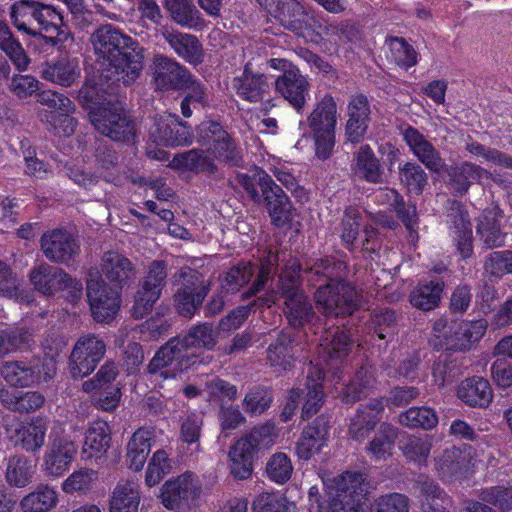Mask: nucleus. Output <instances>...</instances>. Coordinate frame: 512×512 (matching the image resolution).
Here are the masks:
<instances>
[{
	"mask_svg": "<svg viewBox=\"0 0 512 512\" xmlns=\"http://www.w3.org/2000/svg\"><path fill=\"white\" fill-rule=\"evenodd\" d=\"M171 281L177 287L174 294L176 310L182 316H193L209 292L204 276L195 269L182 267L172 276Z\"/></svg>",
	"mask_w": 512,
	"mask_h": 512,
	"instance_id": "nucleus-9",
	"label": "nucleus"
},
{
	"mask_svg": "<svg viewBox=\"0 0 512 512\" xmlns=\"http://www.w3.org/2000/svg\"><path fill=\"white\" fill-rule=\"evenodd\" d=\"M399 422L409 428L429 430L437 425L438 417L431 408L411 407L399 415Z\"/></svg>",
	"mask_w": 512,
	"mask_h": 512,
	"instance_id": "nucleus-60",
	"label": "nucleus"
},
{
	"mask_svg": "<svg viewBox=\"0 0 512 512\" xmlns=\"http://www.w3.org/2000/svg\"><path fill=\"white\" fill-rule=\"evenodd\" d=\"M34 474L35 465L26 456L14 455L8 459L5 479L10 486L26 487L32 482Z\"/></svg>",
	"mask_w": 512,
	"mask_h": 512,
	"instance_id": "nucleus-51",
	"label": "nucleus"
},
{
	"mask_svg": "<svg viewBox=\"0 0 512 512\" xmlns=\"http://www.w3.org/2000/svg\"><path fill=\"white\" fill-rule=\"evenodd\" d=\"M434 470L442 481L461 478L469 468V459L457 447H450L437 454L434 459Z\"/></svg>",
	"mask_w": 512,
	"mask_h": 512,
	"instance_id": "nucleus-24",
	"label": "nucleus"
},
{
	"mask_svg": "<svg viewBox=\"0 0 512 512\" xmlns=\"http://www.w3.org/2000/svg\"><path fill=\"white\" fill-rule=\"evenodd\" d=\"M0 49L3 50L19 71L27 70L30 59L22 45L13 37L8 26L0 21Z\"/></svg>",
	"mask_w": 512,
	"mask_h": 512,
	"instance_id": "nucleus-55",
	"label": "nucleus"
},
{
	"mask_svg": "<svg viewBox=\"0 0 512 512\" xmlns=\"http://www.w3.org/2000/svg\"><path fill=\"white\" fill-rule=\"evenodd\" d=\"M106 352L102 339L94 334L81 336L75 343L69 357V370L73 378L91 374Z\"/></svg>",
	"mask_w": 512,
	"mask_h": 512,
	"instance_id": "nucleus-11",
	"label": "nucleus"
},
{
	"mask_svg": "<svg viewBox=\"0 0 512 512\" xmlns=\"http://www.w3.org/2000/svg\"><path fill=\"white\" fill-rule=\"evenodd\" d=\"M457 396L471 407H487L493 397L492 389L487 380L473 377L464 380L457 389Z\"/></svg>",
	"mask_w": 512,
	"mask_h": 512,
	"instance_id": "nucleus-37",
	"label": "nucleus"
},
{
	"mask_svg": "<svg viewBox=\"0 0 512 512\" xmlns=\"http://www.w3.org/2000/svg\"><path fill=\"white\" fill-rule=\"evenodd\" d=\"M399 179L410 192L420 194L427 184V175L420 165L407 162L399 167Z\"/></svg>",
	"mask_w": 512,
	"mask_h": 512,
	"instance_id": "nucleus-62",
	"label": "nucleus"
},
{
	"mask_svg": "<svg viewBox=\"0 0 512 512\" xmlns=\"http://www.w3.org/2000/svg\"><path fill=\"white\" fill-rule=\"evenodd\" d=\"M40 2L35 0H18L11 6L10 17L13 25L28 35L36 36L37 17Z\"/></svg>",
	"mask_w": 512,
	"mask_h": 512,
	"instance_id": "nucleus-42",
	"label": "nucleus"
},
{
	"mask_svg": "<svg viewBox=\"0 0 512 512\" xmlns=\"http://www.w3.org/2000/svg\"><path fill=\"white\" fill-rule=\"evenodd\" d=\"M66 272L47 263L35 266L29 274L30 282L34 288L43 295L54 296L60 293L61 284Z\"/></svg>",
	"mask_w": 512,
	"mask_h": 512,
	"instance_id": "nucleus-29",
	"label": "nucleus"
},
{
	"mask_svg": "<svg viewBox=\"0 0 512 512\" xmlns=\"http://www.w3.org/2000/svg\"><path fill=\"white\" fill-rule=\"evenodd\" d=\"M110 441V428L107 422L102 420L92 422L85 434L83 457L86 459L102 457L110 447Z\"/></svg>",
	"mask_w": 512,
	"mask_h": 512,
	"instance_id": "nucleus-33",
	"label": "nucleus"
},
{
	"mask_svg": "<svg viewBox=\"0 0 512 512\" xmlns=\"http://www.w3.org/2000/svg\"><path fill=\"white\" fill-rule=\"evenodd\" d=\"M347 266L343 261L326 257L310 267V281L320 283L314 294L318 310L326 316L351 315L358 305V294L350 283L343 281Z\"/></svg>",
	"mask_w": 512,
	"mask_h": 512,
	"instance_id": "nucleus-1",
	"label": "nucleus"
},
{
	"mask_svg": "<svg viewBox=\"0 0 512 512\" xmlns=\"http://www.w3.org/2000/svg\"><path fill=\"white\" fill-rule=\"evenodd\" d=\"M328 505L320 503L319 489L312 486L308 495L311 505L316 504L319 512H360L364 498V483L360 473L347 472L334 481L328 488Z\"/></svg>",
	"mask_w": 512,
	"mask_h": 512,
	"instance_id": "nucleus-6",
	"label": "nucleus"
},
{
	"mask_svg": "<svg viewBox=\"0 0 512 512\" xmlns=\"http://www.w3.org/2000/svg\"><path fill=\"white\" fill-rule=\"evenodd\" d=\"M101 270L106 278L115 283L120 289L135 276V268L132 262L116 251L104 253Z\"/></svg>",
	"mask_w": 512,
	"mask_h": 512,
	"instance_id": "nucleus-28",
	"label": "nucleus"
},
{
	"mask_svg": "<svg viewBox=\"0 0 512 512\" xmlns=\"http://www.w3.org/2000/svg\"><path fill=\"white\" fill-rule=\"evenodd\" d=\"M328 428V422L324 418H317L303 430L296 445V454L299 459L306 461L320 452L326 444Z\"/></svg>",
	"mask_w": 512,
	"mask_h": 512,
	"instance_id": "nucleus-26",
	"label": "nucleus"
},
{
	"mask_svg": "<svg viewBox=\"0 0 512 512\" xmlns=\"http://www.w3.org/2000/svg\"><path fill=\"white\" fill-rule=\"evenodd\" d=\"M433 446V437L430 435L408 436L400 443L404 456L415 463L425 464Z\"/></svg>",
	"mask_w": 512,
	"mask_h": 512,
	"instance_id": "nucleus-56",
	"label": "nucleus"
},
{
	"mask_svg": "<svg viewBox=\"0 0 512 512\" xmlns=\"http://www.w3.org/2000/svg\"><path fill=\"white\" fill-rule=\"evenodd\" d=\"M353 173L368 183H382L384 169L369 145H362L356 152Z\"/></svg>",
	"mask_w": 512,
	"mask_h": 512,
	"instance_id": "nucleus-32",
	"label": "nucleus"
},
{
	"mask_svg": "<svg viewBox=\"0 0 512 512\" xmlns=\"http://www.w3.org/2000/svg\"><path fill=\"white\" fill-rule=\"evenodd\" d=\"M298 268L299 266L292 264L280 274L279 292L272 291L265 297L258 298L261 305L268 307L275 304L279 296L283 298L285 316L294 328L303 327L314 316L313 307L301 288Z\"/></svg>",
	"mask_w": 512,
	"mask_h": 512,
	"instance_id": "nucleus-5",
	"label": "nucleus"
},
{
	"mask_svg": "<svg viewBox=\"0 0 512 512\" xmlns=\"http://www.w3.org/2000/svg\"><path fill=\"white\" fill-rule=\"evenodd\" d=\"M201 492V484L197 476L184 473L173 480L167 481L161 488V502L168 509L189 507Z\"/></svg>",
	"mask_w": 512,
	"mask_h": 512,
	"instance_id": "nucleus-16",
	"label": "nucleus"
},
{
	"mask_svg": "<svg viewBox=\"0 0 512 512\" xmlns=\"http://www.w3.org/2000/svg\"><path fill=\"white\" fill-rule=\"evenodd\" d=\"M397 438V429L387 423L380 425L378 434L368 446V451L376 460H385L391 456L394 441Z\"/></svg>",
	"mask_w": 512,
	"mask_h": 512,
	"instance_id": "nucleus-59",
	"label": "nucleus"
},
{
	"mask_svg": "<svg viewBox=\"0 0 512 512\" xmlns=\"http://www.w3.org/2000/svg\"><path fill=\"white\" fill-rule=\"evenodd\" d=\"M57 503V492L48 485H39L21 499L19 507L21 512H50Z\"/></svg>",
	"mask_w": 512,
	"mask_h": 512,
	"instance_id": "nucleus-47",
	"label": "nucleus"
},
{
	"mask_svg": "<svg viewBox=\"0 0 512 512\" xmlns=\"http://www.w3.org/2000/svg\"><path fill=\"white\" fill-rule=\"evenodd\" d=\"M40 247L49 261L65 265H68L80 250L74 237L64 229L45 232L40 239Z\"/></svg>",
	"mask_w": 512,
	"mask_h": 512,
	"instance_id": "nucleus-19",
	"label": "nucleus"
},
{
	"mask_svg": "<svg viewBox=\"0 0 512 512\" xmlns=\"http://www.w3.org/2000/svg\"><path fill=\"white\" fill-rule=\"evenodd\" d=\"M423 496V512H451L452 498L434 481L425 479L418 481Z\"/></svg>",
	"mask_w": 512,
	"mask_h": 512,
	"instance_id": "nucleus-44",
	"label": "nucleus"
},
{
	"mask_svg": "<svg viewBox=\"0 0 512 512\" xmlns=\"http://www.w3.org/2000/svg\"><path fill=\"white\" fill-rule=\"evenodd\" d=\"M165 7L171 18L182 27L197 29L204 24L193 0H165Z\"/></svg>",
	"mask_w": 512,
	"mask_h": 512,
	"instance_id": "nucleus-48",
	"label": "nucleus"
},
{
	"mask_svg": "<svg viewBox=\"0 0 512 512\" xmlns=\"http://www.w3.org/2000/svg\"><path fill=\"white\" fill-rule=\"evenodd\" d=\"M80 76L76 59H61L54 64H47L41 71V77L49 82L68 87Z\"/></svg>",
	"mask_w": 512,
	"mask_h": 512,
	"instance_id": "nucleus-45",
	"label": "nucleus"
},
{
	"mask_svg": "<svg viewBox=\"0 0 512 512\" xmlns=\"http://www.w3.org/2000/svg\"><path fill=\"white\" fill-rule=\"evenodd\" d=\"M31 334L25 328H10L0 331V358L29 345Z\"/></svg>",
	"mask_w": 512,
	"mask_h": 512,
	"instance_id": "nucleus-64",
	"label": "nucleus"
},
{
	"mask_svg": "<svg viewBox=\"0 0 512 512\" xmlns=\"http://www.w3.org/2000/svg\"><path fill=\"white\" fill-rule=\"evenodd\" d=\"M174 168L194 173L213 175L218 172V166L214 159L202 149H191L174 156L172 160Z\"/></svg>",
	"mask_w": 512,
	"mask_h": 512,
	"instance_id": "nucleus-39",
	"label": "nucleus"
},
{
	"mask_svg": "<svg viewBox=\"0 0 512 512\" xmlns=\"http://www.w3.org/2000/svg\"><path fill=\"white\" fill-rule=\"evenodd\" d=\"M324 377L323 370L319 367H311L307 375V394L302 409V416L306 419L312 417L323 405L324 393L321 381Z\"/></svg>",
	"mask_w": 512,
	"mask_h": 512,
	"instance_id": "nucleus-49",
	"label": "nucleus"
},
{
	"mask_svg": "<svg viewBox=\"0 0 512 512\" xmlns=\"http://www.w3.org/2000/svg\"><path fill=\"white\" fill-rule=\"evenodd\" d=\"M154 431L151 428H139L127 444L126 458L130 468L139 471L143 468L151 450Z\"/></svg>",
	"mask_w": 512,
	"mask_h": 512,
	"instance_id": "nucleus-38",
	"label": "nucleus"
},
{
	"mask_svg": "<svg viewBox=\"0 0 512 512\" xmlns=\"http://www.w3.org/2000/svg\"><path fill=\"white\" fill-rule=\"evenodd\" d=\"M191 81V73L176 60L164 55L153 59V84L155 90H180Z\"/></svg>",
	"mask_w": 512,
	"mask_h": 512,
	"instance_id": "nucleus-18",
	"label": "nucleus"
},
{
	"mask_svg": "<svg viewBox=\"0 0 512 512\" xmlns=\"http://www.w3.org/2000/svg\"><path fill=\"white\" fill-rule=\"evenodd\" d=\"M87 298L93 318L97 322L109 321L120 308L118 289L110 287L100 277L87 279Z\"/></svg>",
	"mask_w": 512,
	"mask_h": 512,
	"instance_id": "nucleus-13",
	"label": "nucleus"
},
{
	"mask_svg": "<svg viewBox=\"0 0 512 512\" xmlns=\"http://www.w3.org/2000/svg\"><path fill=\"white\" fill-rule=\"evenodd\" d=\"M298 347L289 333H281L267 348V360L276 371H285L292 366Z\"/></svg>",
	"mask_w": 512,
	"mask_h": 512,
	"instance_id": "nucleus-34",
	"label": "nucleus"
},
{
	"mask_svg": "<svg viewBox=\"0 0 512 512\" xmlns=\"http://www.w3.org/2000/svg\"><path fill=\"white\" fill-rule=\"evenodd\" d=\"M0 401L11 411L30 413L41 408L45 399L41 393L35 391L22 392L2 389L0 390Z\"/></svg>",
	"mask_w": 512,
	"mask_h": 512,
	"instance_id": "nucleus-43",
	"label": "nucleus"
},
{
	"mask_svg": "<svg viewBox=\"0 0 512 512\" xmlns=\"http://www.w3.org/2000/svg\"><path fill=\"white\" fill-rule=\"evenodd\" d=\"M268 214L272 223L278 227L284 226L292 218V204L282 190L276 183L263 195Z\"/></svg>",
	"mask_w": 512,
	"mask_h": 512,
	"instance_id": "nucleus-40",
	"label": "nucleus"
},
{
	"mask_svg": "<svg viewBox=\"0 0 512 512\" xmlns=\"http://www.w3.org/2000/svg\"><path fill=\"white\" fill-rule=\"evenodd\" d=\"M362 214L356 208H348L345 211L344 217L342 219V233L341 238L347 247L352 246L358 235L360 227H363V233L365 238L362 241V245L366 250H375V246L371 245L372 238L374 236V228L368 225H363Z\"/></svg>",
	"mask_w": 512,
	"mask_h": 512,
	"instance_id": "nucleus-35",
	"label": "nucleus"
},
{
	"mask_svg": "<svg viewBox=\"0 0 512 512\" xmlns=\"http://www.w3.org/2000/svg\"><path fill=\"white\" fill-rule=\"evenodd\" d=\"M217 333L208 323L193 326L184 338H172L161 347L148 365L150 374L167 379L188 366L189 348L211 350L217 344Z\"/></svg>",
	"mask_w": 512,
	"mask_h": 512,
	"instance_id": "nucleus-4",
	"label": "nucleus"
},
{
	"mask_svg": "<svg viewBox=\"0 0 512 512\" xmlns=\"http://www.w3.org/2000/svg\"><path fill=\"white\" fill-rule=\"evenodd\" d=\"M233 86L239 97L249 102L262 100L269 85L263 74H253L246 66L242 75L236 77Z\"/></svg>",
	"mask_w": 512,
	"mask_h": 512,
	"instance_id": "nucleus-41",
	"label": "nucleus"
},
{
	"mask_svg": "<svg viewBox=\"0 0 512 512\" xmlns=\"http://www.w3.org/2000/svg\"><path fill=\"white\" fill-rule=\"evenodd\" d=\"M228 457L230 472L234 478L244 480L251 476L253 452L249 450V444L237 440L230 448Z\"/></svg>",
	"mask_w": 512,
	"mask_h": 512,
	"instance_id": "nucleus-52",
	"label": "nucleus"
},
{
	"mask_svg": "<svg viewBox=\"0 0 512 512\" xmlns=\"http://www.w3.org/2000/svg\"><path fill=\"white\" fill-rule=\"evenodd\" d=\"M78 97L80 103L90 110V121L98 132L114 141L134 139V123L125 116L122 104L108 93L102 83L86 81Z\"/></svg>",
	"mask_w": 512,
	"mask_h": 512,
	"instance_id": "nucleus-3",
	"label": "nucleus"
},
{
	"mask_svg": "<svg viewBox=\"0 0 512 512\" xmlns=\"http://www.w3.org/2000/svg\"><path fill=\"white\" fill-rule=\"evenodd\" d=\"M502 218L503 212L497 206L485 209L481 215L477 233L486 248L500 247L504 244L505 234L500 228Z\"/></svg>",
	"mask_w": 512,
	"mask_h": 512,
	"instance_id": "nucleus-30",
	"label": "nucleus"
},
{
	"mask_svg": "<svg viewBox=\"0 0 512 512\" xmlns=\"http://www.w3.org/2000/svg\"><path fill=\"white\" fill-rule=\"evenodd\" d=\"M234 181L255 203H259L262 196L267 194V191L275 183L271 176L260 167H253L247 172L237 173Z\"/></svg>",
	"mask_w": 512,
	"mask_h": 512,
	"instance_id": "nucleus-31",
	"label": "nucleus"
},
{
	"mask_svg": "<svg viewBox=\"0 0 512 512\" xmlns=\"http://www.w3.org/2000/svg\"><path fill=\"white\" fill-rule=\"evenodd\" d=\"M48 428V419L37 416L7 426L6 432L16 446L28 453H36L45 444Z\"/></svg>",
	"mask_w": 512,
	"mask_h": 512,
	"instance_id": "nucleus-17",
	"label": "nucleus"
},
{
	"mask_svg": "<svg viewBox=\"0 0 512 512\" xmlns=\"http://www.w3.org/2000/svg\"><path fill=\"white\" fill-rule=\"evenodd\" d=\"M259 2L270 10L275 7V17L285 28L297 34H303L312 27L313 17L297 0H259Z\"/></svg>",
	"mask_w": 512,
	"mask_h": 512,
	"instance_id": "nucleus-20",
	"label": "nucleus"
},
{
	"mask_svg": "<svg viewBox=\"0 0 512 512\" xmlns=\"http://www.w3.org/2000/svg\"><path fill=\"white\" fill-rule=\"evenodd\" d=\"M56 361L52 356L42 360L6 361L1 367L3 379L14 387H30L36 383L48 382L56 375Z\"/></svg>",
	"mask_w": 512,
	"mask_h": 512,
	"instance_id": "nucleus-10",
	"label": "nucleus"
},
{
	"mask_svg": "<svg viewBox=\"0 0 512 512\" xmlns=\"http://www.w3.org/2000/svg\"><path fill=\"white\" fill-rule=\"evenodd\" d=\"M487 329V321H453L450 323L446 348L454 351H464L479 341Z\"/></svg>",
	"mask_w": 512,
	"mask_h": 512,
	"instance_id": "nucleus-22",
	"label": "nucleus"
},
{
	"mask_svg": "<svg viewBox=\"0 0 512 512\" xmlns=\"http://www.w3.org/2000/svg\"><path fill=\"white\" fill-rule=\"evenodd\" d=\"M36 29L52 45L65 43L70 37V32L63 24L62 15L52 6L40 2Z\"/></svg>",
	"mask_w": 512,
	"mask_h": 512,
	"instance_id": "nucleus-23",
	"label": "nucleus"
},
{
	"mask_svg": "<svg viewBox=\"0 0 512 512\" xmlns=\"http://www.w3.org/2000/svg\"><path fill=\"white\" fill-rule=\"evenodd\" d=\"M95 53L107 61L114 77L107 75L113 82L122 81L128 85L134 82L143 68L144 49L128 35L113 25H103L91 35Z\"/></svg>",
	"mask_w": 512,
	"mask_h": 512,
	"instance_id": "nucleus-2",
	"label": "nucleus"
},
{
	"mask_svg": "<svg viewBox=\"0 0 512 512\" xmlns=\"http://www.w3.org/2000/svg\"><path fill=\"white\" fill-rule=\"evenodd\" d=\"M353 341L344 330L326 331L320 338V355L325 361H342L350 352Z\"/></svg>",
	"mask_w": 512,
	"mask_h": 512,
	"instance_id": "nucleus-36",
	"label": "nucleus"
},
{
	"mask_svg": "<svg viewBox=\"0 0 512 512\" xmlns=\"http://www.w3.org/2000/svg\"><path fill=\"white\" fill-rule=\"evenodd\" d=\"M74 112L48 111L41 109L38 112L39 119L48 125V130L59 137H69L76 129V121L72 117Z\"/></svg>",
	"mask_w": 512,
	"mask_h": 512,
	"instance_id": "nucleus-53",
	"label": "nucleus"
},
{
	"mask_svg": "<svg viewBox=\"0 0 512 512\" xmlns=\"http://www.w3.org/2000/svg\"><path fill=\"white\" fill-rule=\"evenodd\" d=\"M442 282L418 285L410 294V302L421 310H432L438 306L443 290Z\"/></svg>",
	"mask_w": 512,
	"mask_h": 512,
	"instance_id": "nucleus-57",
	"label": "nucleus"
},
{
	"mask_svg": "<svg viewBox=\"0 0 512 512\" xmlns=\"http://www.w3.org/2000/svg\"><path fill=\"white\" fill-rule=\"evenodd\" d=\"M338 112L334 98L325 94L316 102L307 118V124L315 140L316 155L320 159H327L335 145V128Z\"/></svg>",
	"mask_w": 512,
	"mask_h": 512,
	"instance_id": "nucleus-7",
	"label": "nucleus"
},
{
	"mask_svg": "<svg viewBox=\"0 0 512 512\" xmlns=\"http://www.w3.org/2000/svg\"><path fill=\"white\" fill-rule=\"evenodd\" d=\"M149 138L166 147L187 146L193 142L190 129L176 115L169 113L154 118L149 128Z\"/></svg>",
	"mask_w": 512,
	"mask_h": 512,
	"instance_id": "nucleus-14",
	"label": "nucleus"
},
{
	"mask_svg": "<svg viewBox=\"0 0 512 512\" xmlns=\"http://www.w3.org/2000/svg\"><path fill=\"white\" fill-rule=\"evenodd\" d=\"M256 271V266L247 263L239 264L229 269L223 280L222 288L228 293L237 292L243 285L248 283Z\"/></svg>",
	"mask_w": 512,
	"mask_h": 512,
	"instance_id": "nucleus-63",
	"label": "nucleus"
},
{
	"mask_svg": "<svg viewBox=\"0 0 512 512\" xmlns=\"http://www.w3.org/2000/svg\"><path fill=\"white\" fill-rule=\"evenodd\" d=\"M140 502L137 483L120 481L112 492L110 512H137Z\"/></svg>",
	"mask_w": 512,
	"mask_h": 512,
	"instance_id": "nucleus-46",
	"label": "nucleus"
},
{
	"mask_svg": "<svg viewBox=\"0 0 512 512\" xmlns=\"http://www.w3.org/2000/svg\"><path fill=\"white\" fill-rule=\"evenodd\" d=\"M162 36L174 52L186 62L193 65L202 62L203 47L195 35L164 30Z\"/></svg>",
	"mask_w": 512,
	"mask_h": 512,
	"instance_id": "nucleus-27",
	"label": "nucleus"
},
{
	"mask_svg": "<svg viewBox=\"0 0 512 512\" xmlns=\"http://www.w3.org/2000/svg\"><path fill=\"white\" fill-rule=\"evenodd\" d=\"M167 278V263L155 260L148 266L147 275L143 279L141 288L136 292L132 314L135 318H142L149 313L160 298Z\"/></svg>",
	"mask_w": 512,
	"mask_h": 512,
	"instance_id": "nucleus-12",
	"label": "nucleus"
},
{
	"mask_svg": "<svg viewBox=\"0 0 512 512\" xmlns=\"http://www.w3.org/2000/svg\"><path fill=\"white\" fill-rule=\"evenodd\" d=\"M76 454L77 446L71 439L51 435L43 454L42 469L49 477H60L69 470Z\"/></svg>",
	"mask_w": 512,
	"mask_h": 512,
	"instance_id": "nucleus-15",
	"label": "nucleus"
},
{
	"mask_svg": "<svg viewBox=\"0 0 512 512\" xmlns=\"http://www.w3.org/2000/svg\"><path fill=\"white\" fill-rule=\"evenodd\" d=\"M374 381L371 369L362 367L351 383L346 385L342 391V401L353 404L366 397Z\"/></svg>",
	"mask_w": 512,
	"mask_h": 512,
	"instance_id": "nucleus-58",
	"label": "nucleus"
},
{
	"mask_svg": "<svg viewBox=\"0 0 512 512\" xmlns=\"http://www.w3.org/2000/svg\"><path fill=\"white\" fill-rule=\"evenodd\" d=\"M310 84L297 68L289 70L286 75H279L275 80V90L297 111H301L309 94Z\"/></svg>",
	"mask_w": 512,
	"mask_h": 512,
	"instance_id": "nucleus-21",
	"label": "nucleus"
},
{
	"mask_svg": "<svg viewBox=\"0 0 512 512\" xmlns=\"http://www.w3.org/2000/svg\"><path fill=\"white\" fill-rule=\"evenodd\" d=\"M403 138L413 154L429 170L439 172L444 167L440 153L435 147L414 127H407L403 131Z\"/></svg>",
	"mask_w": 512,
	"mask_h": 512,
	"instance_id": "nucleus-25",
	"label": "nucleus"
},
{
	"mask_svg": "<svg viewBox=\"0 0 512 512\" xmlns=\"http://www.w3.org/2000/svg\"><path fill=\"white\" fill-rule=\"evenodd\" d=\"M385 43L389 49L387 58L397 66L407 70L417 64L418 54L404 38L390 36Z\"/></svg>",
	"mask_w": 512,
	"mask_h": 512,
	"instance_id": "nucleus-54",
	"label": "nucleus"
},
{
	"mask_svg": "<svg viewBox=\"0 0 512 512\" xmlns=\"http://www.w3.org/2000/svg\"><path fill=\"white\" fill-rule=\"evenodd\" d=\"M196 141L207 147L214 160L229 166H240L243 162L241 146L218 122H202L197 129Z\"/></svg>",
	"mask_w": 512,
	"mask_h": 512,
	"instance_id": "nucleus-8",
	"label": "nucleus"
},
{
	"mask_svg": "<svg viewBox=\"0 0 512 512\" xmlns=\"http://www.w3.org/2000/svg\"><path fill=\"white\" fill-rule=\"evenodd\" d=\"M453 238L462 258H469L473 253L472 225L467 215L459 213L454 217Z\"/></svg>",
	"mask_w": 512,
	"mask_h": 512,
	"instance_id": "nucleus-61",
	"label": "nucleus"
},
{
	"mask_svg": "<svg viewBox=\"0 0 512 512\" xmlns=\"http://www.w3.org/2000/svg\"><path fill=\"white\" fill-rule=\"evenodd\" d=\"M376 200L381 205H387L397 213L408 230H412L416 223V207L414 205H405L401 195L392 188H382L376 194Z\"/></svg>",
	"mask_w": 512,
	"mask_h": 512,
	"instance_id": "nucleus-50",
	"label": "nucleus"
}]
</instances>
